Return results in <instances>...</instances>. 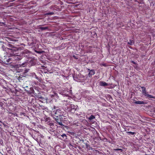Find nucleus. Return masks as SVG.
<instances>
[{"label":"nucleus","instance_id":"obj_34","mask_svg":"<svg viewBox=\"0 0 155 155\" xmlns=\"http://www.w3.org/2000/svg\"><path fill=\"white\" fill-rule=\"evenodd\" d=\"M103 65H104V66H105V64H103Z\"/></svg>","mask_w":155,"mask_h":155},{"label":"nucleus","instance_id":"obj_1","mask_svg":"<svg viewBox=\"0 0 155 155\" xmlns=\"http://www.w3.org/2000/svg\"><path fill=\"white\" fill-rule=\"evenodd\" d=\"M11 56V58H9L7 60V62L8 63H11L12 61H19V60L21 59L22 57L19 55H16L15 54H13V53L10 54Z\"/></svg>","mask_w":155,"mask_h":155},{"label":"nucleus","instance_id":"obj_18","mask_svg":"<svg viewBox=\"0 0 155 155\" xmlns=\"http://www.w3.org/2000/svg\"><path fill=\"white\" fill-rule=\"evenodd\" d=\"M48 28V27H41L40 28V29L41 30H44L46 29H47Z\"/></svg>","mask_w":155,"mask_h":155},{"label":"nucleus","instance_id":"obj_15","mask_svg":"<svg viewBox=\"0 0 155 155\" xmlns=\"http://www.w3.org/2000/svg\"><path fill=\"white\" fill-rule=\"evenodd\" d=\"M51 119L49 117H45L44 118V121L45 122H49Z\"/></svg>","mask_w":155,"mask_h":155},{"label":"nucleus","instance_id":"obj_9","mask_svg":"<svg viewBox=\"0 0 155 155\" xmlns=\"http://www.w3.org/2000/svg\"><path fill=\"white\" fill-rule=\"evenodd\" d=\"M61 137L62 138H60V139L64 141L65 140L67 139V136L64 134H63L62 135H61Z\"/></svg>","mask_w":155,"mask_h":155},{"label":"nucleus","instance_id":"obj_20","mask_svg":"<svg viewBox=\"0 0 155 155\" xmlns=\"http://www.w3.org/2000/svg\"><path fill=\"white\" fill-rule=\"evenodd\" d=\"M18 79L19 81L21 82V81L23 80V77L19 76L18 77Z\"/></svg>","mask_w":155,"mask_h":155},{"label":"nucleus","instance_id":"obj_13","mask_svg":"<svg viewBox=\"0 0 155 155\" xmlns=\"http://www.w3.org/2000/svg\"><path fill=\"white\" fill-rule=\"evenodd\" d=\"M69 107H70V108H71V110L72 111L73 110H75V106L73 104H71L69 105Z\"/></svg>","mask_w":155,"mask_h":155},{"label":"nucleus","instance_id":"obj_33","mask_svg":"<svg viewBox=\"0 0 155 155\" xmlns=\"http://www.w3.org/2000/svg\"><path fill=\"white\" fill-rule=\"evenodd\" d=\"M91 116L93 117H94V116L93 115H91Z\"/></svg>","mask_w":155,"mask_h":155},{"label":"nucleus","instance_id":"obj_7","mask_svg":"<svg viewBox=\"0 0 155 155\" xmlns=\"http://www.w3.org/2000/svg\"><path fill=\"white\" fill-rule=\"evenodd\" d=\"M30 75L33 78H35L36 79L38 80L39 81H40V79L36 75L35 73L33 72L31 73Z\"/></svg>","mask_w":155,"mask_h":155},{"label":"nucleus","instance_id":"obj_36","mask_svg":"<svg viewBox=\"0 0 155 155\" xmlns=\"http://www.w3.org/2000/svg\"><path fill=\"white\" fill-rule=\"evenodd\" d=\"M154 112H155V110H154Z\"/></svg>","mask_w":155,"mask_h":155},{"label":"nucleus","instance_id":"obj_12","mask_svg":"<svg viewBox=\"0 0 155 155\" xmlns=\"http://www.w3.org/2000/svg\"><path fill=\"white\" fill-rule=\"evenodd\" d=\"M135 103L138 104H144L146 103L143 101H136L135 102Z\"/></svg>","mask_w":155,"mask_h":155},{"label":"nucleus","instance_id":"obj_22","mask_svg":"<svg viewBox=\"0 0 155 155\" xmlns=\"http://www.w3.org/2000/svg\"><path fill=\"white\" fill-rule=\"evenodd\" d=\"M6 150L8 153L12 151V149L11 147H8L6 148Z\"/></svg>","mask_w":155,"mask_h":155},{"label":"nucleus","instance_id":"obj_25","mask_svg":"<svg viewBox=\"0 0 155 155\" xmlns=\"http://www.w3.org/2000/svg\"><path fill=\"white\" fill-rule=\"evenodd\" d=\"M19 93V92H17L16 93V94H15V95L16 96H18L20 94Z\"/></svg>","mask_w":155,"mask_h":155},{"label":"nucleus","instance_id":"obj_4","mask_svg":"<svg viewBox=\"0 0 155 155\" xmlns=\"http://www.w3.org/2000/svg\"><path fill=\"white\" fill-rule=\"evenodd\" d=\"M24 88H25V90L26 91L28 94H35V91L33 87H30L29 90L28 89V86H25V84L23 85Z\"/></svg>","mask_w":155,"mask_h":155},{"label":"nucleus","instance_id":"obj_14","mask_svg":"<svg viewBox=\"0 0 155 155\" xmlns=\"http://www.w3.org/2000/svg\"><path fill=\"white\" fill-rule=\"evenodd\" d=\"M11 92L14 95H15L16 93L17 92H19V91L16 89H15L14 90H12Z\"/></svg>","mask_w":155,"mask_h":155},{"label":"nucleus","instance_id":"obj_26","mask_svg":"<svg viewBox=\"0 0 155 155\" xmlns=\"http://www.w3.org/2000/svg\"><path fill=\"white\" fill-rule=\"evenodd\" d=\"M115 150H116V151L119 150V151H122V150L121 149H115Z\"/></svg>","mask_w":155,"mask_h":155},{"label":"nucleus","instance_id":"obj_32","mask_svg":"<svg viewBox=\"0 0 155 155\" xmlns=\"http://www.w3.org/2000/svg\"><path fill=\"white\" fill-rule=\"evenodd\" d=\"M97 153H100V152L97 150Z\"/></svg>","mask_w":155,"mask_h":155},{"label":"nucleus","instance_id":"obj_19","mask_svg":"<svg viewBox=\"0 0 155 155\" xmlns=\"http://www.w3.org/2000/svg\"><path fill=\"white\" fill-rule=\"evenodd\" d=\"M54 14V13L53 12H48L47 13L45 14V15H52Z\"/></svg>","mask_w":155,"mask_h":155},{"label":"nucleus","instance_id":"obj_5","mask_svg":"<svg viewBox=\"0 0 155 155\" xmlns=\"http://www.w3.org/2000/svg\"><path fill=\"white\" fill-rule=\"evenodd\" d=\"M53 117L58 125H63L62 122L61 121V119L62 118V116L59 117L58 116L54 115V116H53Z\"/></svg>","mask_w":155,"mask_h":155},{"label":"nucleus","instance_id":"obj_3","mask_svg":"<svg viewBox=\"0 0 155 155\" xmlns=\"http://www.w3.org/2000/svg\"><path fill=\"white\" fill-rule=\"evenodd\" d=\"M7 46L9 48L6 47L5 49L3 48V51H7L8 52H12L13 53L16 50V48L11 44H8L7 45Z\"/></svg>","mask_w":155,"mask_h":155},{"label":"nucleus","instance_id":"obj_6","mask_svg":"<svg viewBox=\"0 0 155 155\" xmlns=\"http://www.w3.org/2000/svg\"><path fill=\"white\" fill-rule=\"evenodd\" d=\"M53 116L54 115H56V116H58L59 117H61L63 115V114L62 112L61 111V110L60 109H57L55 111H53L52 113Z\"/></svg>","mask_w":155,"mask_h":155},{"label":"nucleus","instance_id":"obj_35","mask_svg":"<svg viewBox=\"0 0 155 155\" xmlns=\"http://www.w3.org/2000/svg\"><path fill=\"white\" fill-rule=\"evenodd\" d=\"M95 35H96V36L97 35L96 33H95Z\"/></svg>","mask_w":155,"mask_h":155},{"label":"nucleus","instance_id":"obj_24","mask_svg":"<svg viewBox=\"0 0 155 155\" xmlns=\"http://www.w3.org/2000/svg\"><path fill=\"white\" fill-rule=\"evenodd\" d=\"M4 104L3 103L1 102H0V107H2Z\"/></svg>","mask_w":155,"mask_h":155},{"label":"nucleus","instance_id":"obj_17","mask_svg":"<svg viewBox=\"0 0 155 155\" xmlns=\"http://www.w3.org/2000/svg\"><path fill=\"white\" fill-rule=\"evenodd\" d=\"M134 42L133 40H130V41L128 42V43L131 45H132L134 44Z\"/></svg>","mask_w":155,"mask_h":155},{"label":"nucleus","instance_id":"obj_23","mask_svg":"<svg viewBox=\"0 0 155 155\" xmlns=\"http://www.w3.org/2000/svg\"><path fill=\"white\" fill-rule=\"evenodd\" d=\"M127 133L129 134H130L132 135H133L134 134H135V133L131 132H127Z\"/></svg>","mask_w":155,"mask_h":155},{"label":"nucleus","instance_id":"obj_8","mask_svg":"<svg viewBox=\"0 0 155 155\" xmlns=\"http://www.w3.org/2000/svg\"><path fill=\"white\" fill-rule=\"evenodd\" d=\"M142 92L143 94L145 96L147 94L146 90V88L144 87H141Z\"/></svg>","mask_w":155,"mask_h":155},{"label":"nucleus","instance_id":"obj_10","mask_svg":"<svg viewBox=\"0 0 155 155\" xmlns=\"http://www.w3.org/2000/svg\"><path fill=\"white\" fill-rule=\"evenodd\" d=\"M99 84L100 86H107L108 85L107 83H106L104 82H100Z\"/></svg>","mask_w":155,"mask_h":155},{"label":"nucleus","instance_id":"obj_27","mask_svg":"<svg viewBox=\"0 0 155 155\" xmlns=\"http://www.w3.org/2000/svg\"><path fill=\"white\" fill-rule=\"evenodd\" d=\"M0 23L2 24V25H5V22H0Z\"/></svg>","mask_w":155,"mask_h":155},{"label":"nucleus","instance_id":"obj_21","mask_svg":"<svg viewBox=\"0 0 155 155\" xmlns=\"http://www.w3.org/2000/svg\"><path fill=\"white\" fill-rule=\"evenodd\" d=\"M20 65L22 67H24L26 66V65H27V63L26 62H24L23 63H22L21 64H20Z\"/></svg>","mask_w":155,"mask_h":155},{"label":"nucleus","instance_id":"obj_37","mask_svg":"<svg viewBox=\"0 0 155 155\" xmlns=\"http://www.w3.org/2000/svg\"><path fill=\"white\" fill-rule=\"evenodd\" d=\"M26 71H27V70H26Z\"/></svg>","mask_w":155,"mask_h":155},{"label":"nucleus","instance_id":"obj_28","mask_svg":"<svg viewBox=\"0 0 155 155\" xmlns=\"http://www.w3.org/2000/svg\"><path fill=\"white\" fill-rule=\"evenodd\" d=\"M25 113H21H21H20V115H21V116L22 115H23L24 116H25Z\"/></svg>","mask_w":155,"mask_h":155},{"label":"nucleus","instance_id":"obj_16","mask_svg":"<svg viewBox=\"0 0 155 155\" xmlns=\"http://www.w3.org/2000/svg\"><path fill=\"white\" fill-rule=\"evenodd\" d=\"M145 96H146L148 97L155 98V97H153V96L148 94H147Z\"/></svg>","mask_w":155,"mask_h":155},{"label":"nucleus","instance_id":"obj_2","mask_svg":"<svg viewBox=\"0 0 155 155\" xmlns=\"http://www.w3.org/2000/svg\"><path fill=\"white\" fill-rule=\"evenodd\" d=\"M87 76H85L81 74H77L76 76L74 77V80L77 82H84L87 81Z\"/></svg>","mask_w":155,"mask_h":155},{"label":"nucleus","instance_id":"obj_11","mask_svg":"<svg viewBox=\"0 0 155 155\" xmlns=\"http://www.w3.org/2000/svg\"><path fill=\"white\" fill-rule=\"evenodd\" d=\"M94 74V70H91L89 73L88 74V75L89 77H91L92 76V75H93Z\"/></svg>","mask_w":155,"mask_h":155},{"label":"nucleus","instance_id":"obj_31","mask_svg":"<svg viewBox=\"0 0 155 155\" xmlns=\"http://www.w3.org/2000/svg\"><path fill=\"white\" fill-rule=\"evenodd\" d=\"M132 62L134 63V64H135V62L133 61H132Z\"/></svg>","mask_w":155,"mask_h":155},{"label":"nucleus","instance_id":"obj_29","mask_svg":"<svg viewBox=\"0 0 155 155\" xmlns=\"http://www.w3.org/2000/svg\"><path fill=\"white\" fill-rule=\"evenodd\" d=\"M2 49H3V48H4L5 49V48H6V47H5L4 45H2Z\"/></svg>","mask_w":155,"mask_h":155},{"label":"nucleus","instance_id":"obj_30","mask_svg":"<svg viewBox=\"0 0 155 155\" xmlns=\"http://www.w3.org/2000/svg\"><path fill=\"white\" fill-rule=\"evenodd\" d=\"M43 51H38V53H42Z\"/></svg>","mask_w":155,"mask_h":155}]
</instances>
